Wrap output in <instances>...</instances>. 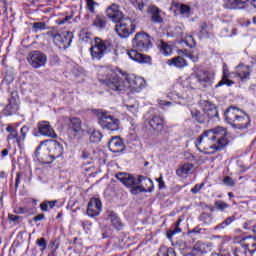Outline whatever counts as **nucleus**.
I'll return each instance as SVG.
<instances>
[{
	"instance_id": "nucleus-50",
	"label": "nucleus",
	"mask_w": 256,
	"mask_h": 256,
	"mask_svg": "<svg viewBox=\"0 0 256 256\" xmlns=\"http://www.w3.org/2000/svg\"><path fill=\"white\" fill-rule=\"evenodd\" d=\"M158 256H177L173 248H168L166 253H158Z\"/></svg>"
},
{
	"instance_id": "nucleus-17",
	"label": "nucleus",
	"mask_w": 256,
	"mask_h": 256,
	"mask_svg": "<svg viewBox=\"0 0 256 256\" xmlns=\"http://www.w3.org/2000/svg\"><path fill=\"white\" fill-rule=\"evenodd\" d=\"M107 217L110 220V223L114 229H117V231H121L123 229V222L121 221V218L117 215V213L113 211H107Z\"/></svg>"
},
{
	"instance_id": "nucleus-35",
	"label": "nucleus",
	"mask_w": 256,
	"mask_h": 256,
	"mask_svg": "<svg viewBox=\"0 0 256 256\" xmlns=\"http://www.w3.org/2000/svg\"><path fill=\"white\" fill-rule=\"evenodd\" d=\"M57 205V200L54 201H44L40 204L41 211H49V209H53Z\"/></svg>"
},
{
	"instance_id": "nucleus-22",
	"label": "nucleus",
	"mask_w": 256,
	"mask_h": 256,
	"mask_svg": "<svg viewBox=\"0 0 256 256\" xmlns=\"http://www.w3.org/2000/svg\"><path fill=\"white\" fill-rule=\"evenodd\" d=\"M53 149V153L48 156V161H50V163H53L54 159H59V157L63 155V146L59 144V142H53Z\"/></svg>"
},
{
	"instance_id": "nucleus-53",
	"label": "nucleus",
	"mask_w": 256,
	"mask_h": 256,
	"mask_svg": "<svg viewBox=\"0 0 256 256\" xmlns=\"http://www.w3.org/2000/svg\"><path fill=\"white\" fill-rule=\"evenodd\" d=\"M158 182L159 189H165V181H163V176H160L158 179H156Z\"/></svg>"
},
{
	"instance_id": "nucleus-64",
	"label": "nucleus",
	"mask_w": 256,
	"mask_h": 256,
	"mask_svg": "<svg viewBox=\"0 0 256 256\" xmlns=\"http://www.w3.org/2000/svg\"><path fill=\"white\" fill-rule=\"evenodd\" d=\"M128 111L131 113H137V108H135V105L128 106Z\"/></svg>"
},
{
	"instance_id": "nucleus-34",
	"label": "nucleus",
	"mask_w": 256,
	"mask_h": 256,
	"mask_svg": "<svg viewBox=\"0 0 256 256\" xmlns=\"http://www.w3.org/2000/svg\"><path fill=\"white\" fill-rule=\"evenodd\" d=\"M192 118L195 119L198 123H205V114L201 113L199 110L191 111Z\"/></svg>"
},
{
	"instance_id": "nucleus-32",
	"label": "nucleus",
	"mask_w": 256,
	"mask_h": 256,
	"mask_svg": "<svg viewBox=\"0 0 256 256\" xmlns=\"http://www.w3.org/2000/svg\"><path fill=\"white\" fill-rule=\"evenodd\" d=\"M178 54L188 57V59H191L193 63H197L199 61V56L193 52H189L188 50H179Z\"/></svg>"
},
{
	"instance_id": "nucleus-3",
	"label": "nucleus",
	"mask_w": 256,
	"mask_h": 256,
	"mask_svg": "<svg viewBox=\"0 0 256 256\" xmlns=\"http://www.w3.org/2000/svg\"><path fill=\"white\" fill-rule=\"evenodd\" d=\"M145 83V80L141 77H136L130 80L128 77L121 78L117 75H114L107 81V87L112 91H139Z\"/></svg>"
},
{
	"instance_id": "nucleus-18",
	"label": "nucleus",
	"mask_w": 256,
	"mask_h": 256,
	"mask_svg": "<svg viewBox=\"0 0 256 256\" xmlns=\"http://www.w3.org/2000/svg\"><path fill=\"white\" fill-rule=\"evenodd\" d=\"M234 73L236 77L241 79V81H245L246 79H249V76L251 75V68L240 64L236 67V71Z\"/></svg>"
},
{
	"instance_id": "nucleus-19",
	"label": "nucleus",
	"mask_w": 256,
	"mask_h": 256,
	"mask_svg": "<svg viewBox=\"0 0 256 256\" xmlns=\"http://www.w3.org/2000/svg\"><path fill=\"white\" fill-rule=\"evenodd\" d=\"M149 15H151V21L153 23H163V17H161V9H159L157 6H149L147 9Z\"/></svg>"
},
{
	"instance_id": "nucleus-58",
	"label": "nucleus",
	"mask_w": 256,
	"mask_h": 256,
	"mask_svg": "<svg viewBox=\"0 0 256 256\" xmlns=\"http://www.w3.org/2000/svg\"><path fill=\"white\" fill-rule=\"evenodd\" d=\"M233 221H235V216L228 217L224 222L226 226L229 227V225H231Z\"/></svg>"
},
{
	"instance_id": "nucleus-43",
	"label": "nucleus",
	"mask_w": 256,
	"mask_h": 256,
	"mask_svg": "<svg viewBox=\"0 0 256 256\" xmlns=\"http://www.w3.org/2000/svg\"><path fill=\"white\" fill-rule=\"evenodd\" d=\"M214 205H215L216 209H218L219 211H225V209H227L229 207V204H227L221 200L216 201Z\"/></svg>"
},
{
	"instance_id": "nucleus-12",
	"label": "nucleus",
	"mask_w": 256,
	"mask_h": 256,
	"mask_svg": "<svg viewBox=\"0 0 256 256\" xmlns=\"http://www.w3.org/2000/svg\"><path fill=\"white\" fill-rule=\"evenodd\" d=\"M106 15L111 21H113V23H117L125 18V15L120 9V6L115 3L111 4L106 9Z\"/></svg>"
},
{
	"instance_id": "nucleus-23",
	"label": "nucleus",
	"mask_w": 256,
	"mask_h": 256,
	"mask_svg": "<svg viewBox=\"0 0 256 256\" xmlns=\"http://www.w3.org/2000/svg\"><path fill=\"white\" fill-rule=\"evenodd\" d=\"M172 7H175V9H177L179 11L180 15H182L183 17L188 18L191 15V7L187 4L173 2Z\"/></svg>"
},
{
	"instance_id": "nucleus-24",
	"label": "nucleus",
	"mask_w": 256,
	"mask_h": 256,
	"mask_svg": "<svg viewBox=\"0 0 256 256\" xmlns=\"http://www.w3.org/2000/svg\"><path fill=\"white\" fill-rule=\"evenodd\" d=\"M209 248V244L198 241L194 244L192 252L197 255H203V253H207V251H209Z\"/></svg>"
},
{
	"instance_id": "nucleus-57",
	"label": "nucleus",
	"mask_w": 256,
	"mask_h": 256,
	"mask_svg": "<svg viewBox=\"0 0 256 256\" xmlns=\"http://www.w3.org/2000/svg\"><path fill=\"white\" fill-rule=\"evenodd\" d=\"M15 213H17L18 215H23L24 213H27V209L19 207L15 209Z\"/></svg>"
},
{
	"instance_id": "nucleus-30",
	"label": "nucleus",
	"mask_w": 256,
	"mask_h": 256,
	"mask_svg": "<svg viewBox=\"0 0 256 256\" xmlns=\"http://www.w3.org/2000/svg\"><path fill=\"white\" fill-rule=\"evenodd\" d=\"M162 55H165L166 57L171 55V53H173V49L171 48V46H169V44H167L164 41H161L160 44L158 45Z\"/></svg>"
},
{
	"instance_id": "nucleus-26",
	"label": "nucleus",
	"mask_w": 256,
	"mask_h": 256,
	"mask_svg": "<svg viewBox=\"0 0 256 256\" xmlns=\"http://www.w3.org/2000/svg\"><path fill=\"white\" fill-rule=\"evenodd\" d=\"M244 244L242 245V247H246L247 251H256V239L255 237L252 236H248L246 238L243 239Z\"/></svg>"
},
{
	"instance_id": "nucleus-15",
	"label": "nucleus",
	"mask_w": 256,
	"mask_h": 256,
	"mask_svg": "<svg viewBox=\"0 0 256 256\" xmlns=\"http://www.w3.org/2000/svg\"><path fill=\"white\" fill-rule=\"evenodd\" d=\"M148 123L154 131H163L165 120L159 114H152L149 117Z\"/></svg>"
},
{
	"instance_id": "nucleus-5",
	"label": "nucleus",
	"mask_w": 256,
	"mask_h": 256,
	"mask_svg": "<svg viewBox=\"0 0 256 256\" xmlns=\"http://www.w3.org/2000/svg\"><path fill=\"white\" fill-rule=\"evenodd\" d=\"M98 125L102 129H107V131H119L120 121L113 115H110L109 112L105 110H96L95 111Z\"/></svg>"
},
{
	"instance_id": "nucleus-52",
	"label": "nucleus",
	"mask_w": 256,
	"mask_h": 256,
	"mask_svg": "<svg viewBox=\"0 0 256 256\" xmlns=\"http://www.w3.org/2000/svg\"><path fill=\"white\" fill-rule=\"evenodd\" d=\"M134 7H136L137 9H139V11H143V9L145 8V4L143 3V0H137L134 3Z\"/></svg>"
},
{
	"instance_id": "nucleus-6",
	"label": "nucleus",
	"mask_w": 256,
	"mask_h": 256,
	"mask_svg": "<svg viewBox=\"0 0 256 256\" xmlns=\"http://www.w3.org/2000/svg\"><path fill=\"white\" fill-rule=\"evenodd\" d=\"M111 44L101 38H94L92 46L90 47V55L94 61H101L105 54L109 51Z\"/></svg>"
},
{
	"instance_id": "nucleus-29",
	"label": "nucleus",
	"mask_w": 256,
	"mask_h": 256,
	"mask_svg": "<svg viewBox=\"0 0 256 256\" xmlns=\"http://www.w3.org/2000/svg\"><path fill=\"white\" fill-rule=\"evenodd\" d=\"M180 224H181V219H179L176 222L173 229L167 231V239H169L171 241V239H173L174 235H177V234L181 233V228L179 227Z\"/></svg>"
},
{
	"instance_id": "nucleus-31",
	"label": "nucleus",
	"mask_w": 256,
	"mask_h": 256,
	"mask_svg": "<svg viewBox=\"0 0 256 256\" xmlns=\"http://www.w3.org/2000/svg\"><path fill=\"white\" fill-rule=\"evenodd\" d=\"M93 25L98 29H105V27H107V21L105 20V17L97 15L93 21Z\"/></svg>"
},
{
	"instance_id": "nucleus-41",
	"label": "nucleus",
	"mask_w": 256,
	"mask_h": 256,
	"mask_svg": "<svg viewBox=\"0 0 256 256\" xmlns=\"http://www.w3.org/2000/svg\"><path fill=\"white\" fill-rule=\"evenodd\" d=\"M199 219L204 223V225H209L213 221V218L209 213H202Z\"/></svg>"
},
{
	"instance_id": "nucleus-59",
	"label": "nucleus",
	"mask_w": 256,
	"mask_h": 256,
	"mask_svg": "<svg viewBox=\"0 0 256 256\" xmlns=\"http://www.w3.org/2000/svg\"><path fill=\"white\" fill-rule=\"evenodd\" d=\"M17 130H15L14 132H10V134L8 135V141L11 140V139H16V142H17Z\"/></svg>"
},
{
	"instance_id": "nucleus-44",
	"label": "nucleus",
	"mask_w": 256,
	"mask_h": 256,
	"mask_svg": "<svg viewBox=\"0 0 256 256\" xmlns=\"http://www.w3.org/2000/svg\"><path fill=\"white\" fill-rule=\"evenodd\" d=\"M33 29H35V31H45V29H47V24H45V22H35L33 24Z\"/></svg>"
},
{
	"instance_id": "nucleus-45",
	"label": "nucleus",
	"mask_w": 256,
	"mask_h": 256,
	"mask_svg": "<svg viewBox=\"0 0 256 256\" xmlns=\"http://www.w3.org/2000/svg\"><path fill=\"white\" fill-rule=\"evenodd\" d=\"M48 35H51V37L54 39V43H64L65 40H63V36L59 33L49 32Z\"/></svg>"
},
{
	"instance_id": "nucleus-56",
	"label": "nucleus",
	"mask_w": 256,
	"mask_h": 256,
	"mask_svg": "<svg viewBox=\"0 0 256 256\" xmlns=\"http://www.w3.org/2000/svg\"><path fill=\"white\" fill-rule=\"evenodd\" d=\"M43 219H45V214H38L37 216H35L33 218V220L35 221V223L39 222V221H43Z\"/></svg>"
},
{
	"instance_id": "nucleus-36",
	"label": "nucleus",
	"mask_w": 256,
	"mask_h": 256,
	"mask_svg": "<svg viewBox=\"0 0 256 256\" xmlns=\"http://www.w3.org/2000/svg\"><path fill=\"white\" fill-rule=\"evenodd\" d=\"M27 133H29V128L28 126H23L20 130V134L21 136H19L17 138V144L21 145V143H23V141H25V138L27 137Z\"/></svg>"
},
{
	"instance_id": "nucleus-9",
	"label": "nucleus",
	"mask_w": 256,
	"mask_h": 256,
	"mask_svg": "<svg viewBox=\"0 0 256 256\" xmlns=\"http://www.w3.org/2000/svg\"><path fill=\"white\" fill-rule=\"evenodd\" d=\"M27 61L31 67L39 69L40 67H45V64L47 63V55L41 51L35 50L29 53Z\"/></svg>"
},
{
	"instance_id": "nucleus-16",
	"label": "nucleus",
	"mask_w": 256,
	"mask_h": 256,
	"mask_svg": "<svg viewBox=\"0 0 256 256\" xmlns=\"http://www.w3.org/2000/svg\"><path fill=\"white\" fill-rule=\"evenodd\" d=\"M108 147L112 153H121L125 151V144H123V140H121V137L119 136L113 137L109 141Z\"/></svg>"
},
{
	"instance_id": "nucleus-60",
	"label": "nucleus",
	"mask_w": 256,
	"mask_h": 256,
	"mask_svg": "<svg viewBox=\"0 0 256 256\" xmlns=\"http://www.w3.org/2000/svg\"><path fill=\"white\" fill-rule=\"evenodd\" d=\"M21 183V173H17L16 181H15V187H19V184Z\"/></svg>"
},
{
	"instance_id": "nucleus-11",
	"label": "nucleus",
	"mask_w": 256,
	"mask_h": 256,
	"mask_svg": "<svg viewBox=\"0 0 256 256\" xmlns=\"http://www.w3.org/2000/svg\"><path fill=\"white\" fill-rule=\"evenodd\" d=\"M116 178L118 181H121L125 187H130L131 189H135V187L139 185V176L135 177L134 175L121 172L116 174Z\"/></svg>"
},
{
	"instance_id": "nucleus-54",
	"label": "nucleus",
	"mask_w": 256,
	"mask_h": 256,
	"mask_svg": "<svg viewBox=\"0 0 256 256\" xmlns=\"http://www.w3.org/2000/svg\"><path fill=\"white\" fill-rule=\"evenodd\" d=\"M7 109L8 111H12V113H15V111H17V109H19V107L17 106V104H8L7 105Z\"/></svg>"
},
{
	"instance_id": "nucleus-51",
	"label": "nucleus",
	"mask_w": 256,
	"mask_h": 256,
	"mask_svg": "<svg viewBox=\"0 0 256 256\" xmlns=\"http://www.w3.org/2000/svg\"><path fill=\"white\" fill-rule=\"evenodd\" d=\"M203 187H205V184H204V183L196 184V185L191 189V193H193L194 195H196V193H197L200 189H203Z\"/></svg>"
},
{
	"instance_id": "nucleus-20",
	"label": "nucleus",
	"mask_w": 256,
	"mask_h": 256,
	"mask_svg": "<svg viewBox=\"0 0 256 256\" xmlns=\"http://www.w3.org/2000/svg\"><path fill=\"white\" fill-rule=\"evenodd\" d=\"M203 111L207 115L208 119H213V117H219V112L215 105L211 104L209 101L203 103Z\"/></svg>"
},
{
	"instance_id": "nucleus-10",
	"label": "nucleus",
	"mask_w": 256,
	"mask_h": 256,
	"mask_svg": "<svg viewBox=\"0 0 256 256\" xmlns=\"http://www.w3.org/2000/svg\"><path fill=\"white\" fill-rule=\"evenodd\" d=\"M191 79H194L200 85H211L213 79H215V74L207 70H196L191 75Z\"/></svg>"
},
{
	"instance_id": "nucleus-61",
	"label": "nucleus",
	"mask_w": 256,
	"mask_h": 256,
	"mask_svg": "<svg viewBox=\"0 0 256 256\" xmlns=\"http://www.w3.org/2000/svg\"><path fill=\"white\" fill-rule=\"evenodd\" d=\"M8 219H9L10 221H17L18 219H21V217H20V216H17V215L9 214V215H8Z\"/></svg>"
},
{
	"instance_id": "nucleus-8",
	"label": "nucleus",
	"mask_w": 256,
	"mask_h": 256,
	"mask_svg": "<svg viewBox=\"0 0 256 256\" xmlns=\"http://www.w3.org/2000/svg\"><path fill=\"white\" fill-rule=\"evenodd\" d=\"M153 191V180L145 176H138V186L131 189L132 195L139 193H151Z\"/></svg>"
},
{
	"instance_id": "nucleus-63",
	"label": "nucleus",
	"mask_w": 256,
	"mask_h": 256,
	"mask_svg": "<svg viewBox=\"0 0 256 256\" xmlns=\"http://www.w3.org/2000/svg\"><path fill=\"white\" fill-rule=\"evenodd\" d=\"M186 43H193V45H195V39H193V36L188 35L186 36Z\"/></svg>"
},
{
	"instance_id": "nucleus-33",
	"label": "nucleus",
	"mask_w": 256,
	"mask_h": 256,
	"mask_svg": "<svg viewBox=\"0 0 256 256\" xmlns=\"http://www.w3.org/2000/svg\"><path fill=\"white\" fill-rule=\"evenodd\" d=\"M226 3L232 5L233 9H243L245 3H249V0H225Z\"/></svg>"
},
{
	"instance_id": "nucleus-1",
	"label": "nucleus",
	"mask_w": 256,
	"mask_h": 256,
	"mask_svg": "<svg viewBox=\"0 0 256 256\" xmlns=\"http://www.w3.org/2000/svg\"><path fill=\"white\" fill-rule=\"evenodd\" d=\"M198 150L206 155H213L229 145L227 130L223 127H216L205 131L195 143Z\"/></svg>"
},
{
	"instance_id": "nucleus-40",
	"label": "nucleus",
	"mask_w": 256,
	"mask_h": 256,
	"mask_svg": "<svg viewBox=\"0 0 256 256\" xmlns=\"http://www.w3.org/2000/svg\"><path fill=\"white\" fill-rule=\"evenodd\" d=\"M200 29V33L203 35V37H209V33H211V27H209L207 22H203L200 26Z\"/></svg>"
},
{
	"instance_id": "nucleus-4",
	"label": "nucleus",
	"mask_w": 256,
	"mask_h": 256,
	"mask_svg": "<svg viewBox=\"0 0 256 256\" xmlns=\"http://www.w3.org/2000/svg\"><path fill=\"white\" fill-rule=\"evenodd\" d=\"M224 115L226 122L234 129H247L251 125L249 115L235 106L229 107Z\"/></svg>"
},
{
	"instance_id": "nucleus-13",
	"label": "nucleus",
	"mask_w": 256,
	"mask_h": 256,
	"mask_svg": "<svg viewBox=\"0 0 256 256\" xmlns=\"http://www.w3.org/2000/svg\"><path fill=\"white\" fill-rule=\"evenodd\" d=\"M38 133L40 135H43V137H50L51 139H57V133H55V130L53 127H51V124L49 121H41L37 124Z\"/></svg>"
},
{
	"instance_id": "nucleus-37",
	"label": "nucleus",
	"mask_w": 256,
	"mask_h": 256,
	"mask_svg": "<svg viewBox=\"0 0 256 256\" xmlns=\"http://www.w3.org/2000/svg\"><path fill=\"white\" fill-rule=\"evenodd\" d=\"M72 129L75 133H79L81 131V119L72 118L71 120Z\"/></svg>"
},
{
	"instance_id": "nucleus-49",
	"label": "nucleus",
	"mask_w": 256,
	"mask_h": 256,
	"mask_svg": "<svg viewBox=\"0 0 256 256\" xmlns=\"http://www.w3.org/2000/svg\"><path fill=\"white\" fill-rule=\"evenodd\" d=\"M86 3L88 11H90V13H95V5H97V2H94L93 0H86Z\"/></svg>"
},
{
	"instance_id": "nucleus-42",
	"label": "nucleus",
	"mask_w": 256,
	"mask_h": 256,
	"mask_svg": "<svg viewBox=\"0 0 256 256\" xmlns=\"http://www.w3.org/2000/svg\"><path fill=\"white\" fill-rule=\"evenodd\" d=\"M79 37L81 39V41H85L86 43L91 41V33L85 31V30H82L79 34Z\"/></svg>"
},
{
	"instance_id": "nucleus-25",
	"label": "nucleus",
	"mask_w": 256,
	"mask_h": 256,
	"mask_svg": "<svg viewBox=\"0 0 256 256\" xmlns=\"http://www.w3.org/2000/svg\"><path fill=\"white\" fill-rule=\"evenodd\" d=\"M167 64L170 67L174 66V67H177L178 69H183V67H187V60L181 56H178V57L168 60Z\"/></svg>"
},
{
	"instance_id": "nucleus-46",
	"label": "nucleus",
	"mask_w": 256,
	"mask_h": 256,
	"mask_svg": "<svg viewBox=\"0 0 256 256\" xmlns=\"http://www.w3.org/2000/svg\"><path fill=\"white\" fill-rule=\"evenodd\" d=\"M82 159H84V161H87L86 163L91 164V161H93V156L91 155V153L83 150L82 151V155H81Z\"/></svg>"
},
{
	"instance_id": "nucleus-28",
	"label": "nucleus",
	"mask_w": 256,
	"mask_h": 256,
	"mask_svg": "<svg viewBox=\"0 0 256 256\" xmlns=\"http://www.w3.org/2000/svg\"><path fill=\"white\" fill-rule=\"evenodd\" d=\"M253 253H255V250H247V247H238L234 251L235 256H253Z\"/></svg>"
},
{
	"instance_id": "nucleus-14",
	"label": "nucleus",
	"mask_w": 256,
	"mask_h": 256,
	"mask_svg": "<svg viewBox=\"0 0 256 256\" xmlns=\"http://www.w3.org/2000/svg\"><path fill=\"white\" fill-rule=\"evenodd\" d=\"M101 209L103 205L99 198H92L88 203L87 215L89 217H98L101 214Z\"/></svg>"
},
{
	"instance_id": "nucleus-2",
	"label": "nucleus",
	"mask_w": 256,
	"mask_h": 256,
	"mask_svg": "<svg viewBox=\"0 0 256 256\" xmlns=\"http://www.w3.org/2000/svg\"><path fill=\"white\" fill-rule=\"evenodd\" d=\"M133 49L128 51V56L137 63H151V57L145 56L138 51H149L153 47L151 36L145 32H138L132 40Z\"/></svg>"
},
{
	"instance_id": "nucleus-27",
	"label": "nucleus",
	"mask_w": 256,
	"mask_h": 256,
	"mask_svg": "<svg viewBox=\"0 0 256 256\" xmlns=\"http://www.w3.org/2000/svg\"><path fill=\"white\" fill-rule=\"evenodd\" d=\"M193 167V164H184L183 166L176 170V175H178V177L190 175V173H193Z\"/></svg>"
},
{
	"instance_id": "nucleus-7",
	"label": "nucleus",
	"mask_w": 256,
	"mask_h": 256,
	"mask_svg": "<svg viewBox=\"0 0 256 256\" xmlns=\"http://www.w3.org/2000/svg\"><path fill=\"white\" fill-rule=\"evenodd\" d=\"M115 23V31L121 39H127V37H129V35H133V33H135V29H137L133 20L129 18H122Z\"/></svg>"
},
{
	"instance_id": "nucleus-39",
	"label": "nucleus",
	"mask_w": 256,
	"mask_h": 256,
	"mask_svg": "<svg viewBox=\"0 0 256 256\" xmlns=\"http://www.w3.org/2000/svg\"><path fill=\"white\" fill-rule=\"evenodd\" d=\"M40 151L41 145H39L34 152L36 159H38V161H43L44 163H51V160L49 161V156L45 158L43 155H41Z\"/></svg>"
},
{
	"instance_id": "nucleus-47",
	"label": "nucleus",
	"mask_w": 256,
	"mask_h": 256,
	"mask_svg": "<svg viewBox=\"0 0 256 256\" xmlns=\"http://www.w3.org/2000/svg\"><path fill=\"white\" fill-rule=\"evenodd\" d=\"M36 245L41 247V251H45L47 249V240H45V238H40L36 241Z\"/></svg>"
},
{
	"instance_id": "nucleus-38",
	"label": "nucleus",
	"mask_w": 256,
	"mask_h": 256,
	"mask_svg": "<svg viewBox=\"0 0 256 256\" xmlns=\"http://www.w3.org/2000/svg\"><path fill=\"white\" fill-rule=\"evenodd\" d=\"M103 139V134H101L99 131L94 130L90 135V141L91 143H99Z\"/></svg>"
},
{
	"instance_id": "nucleus-55",
	"label": "nucleus",
	"mask_w": 256,
	"mask_h": 256,
	"mask_svg": "<svg viewBox=\"0 0 256 256\" xmlns=\"http://www.w3.org/2000/svg\"><path fill=\"white\" fill-rule=\"evenodd\" d=\"M227 224L223 221L222 223L218 224L214 229L215 231H221V229H225Z\"/></svg>"
},
{
	"instance_id": "nucleus-62",
	"label": "nucleus",
	"mask_w": 256,
	"mask_h": 256,
	"mask_svg": "<svg viewBox=\"0 0 256 256\" xmlns=\"http://www.w3.org/2000/svg\"><path fill=\"white\" fill-rule=\"evenodd\" d=\"M67 21H71V16H66L63 20L58 22V25H65V23H67Z\"/></svg>"
},
{
	"instance_id": "nucleus-48",
	"label": "nucleus",
	"mask_w": 256,
	"mask_h": 256,
	"mask_svg": "<svg viewBox=\"0 0 256 256\" xmlns=\"http://www.w3.org/2000/svg\"><path fill=\"white\" fill-rule=\"evenodd\" d=\"M223 183L224 185H227V187H235V181L229 176L224 177Z\"/></svg>"
},
{
	"instance_id": "nucleus-21",
	"label": "nucleus",
	"mask_w": 256,
	"mask_h": 256,
	"mask_svg": "<svg viewBox=\"0 0 256 256\" xmlns=\"http://www.w3.org/2000/svg\"><path fill=\"white\" fill-rule=\"evenodd\" d=\"M231 73H229V69H227V65L223 66V75L221 81L218 82L216 87H223V85H227V87H231L232 85H235V82L233 80H230Z\"/></svg>"
}]
</instances>
